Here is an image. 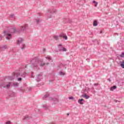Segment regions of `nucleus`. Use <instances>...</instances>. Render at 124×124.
Returning a JSON list of instances; mask_svg holds the SVG:
<instances>
[{"label": "nucleus", "mask_w": 124, "mask_h": 124, "mask_svg": "<svg viewBox=\"0 0 124 124\" xmlns=\"http://www.w3.org/2000/svg\"><path fill=\"white\" fill-rule=\"evenodd\" d=\"M98 85H99L98 83H95V84H94V86H97Z\"/></svg>", "instance_id": "obj_37"}, {"label": "nucleus", "mask_w": 124, "mask_h": 124, "mask_svg": "<svg viewBox=\"0 0 124 124\" xmlns=\"http://www.w3.org/2000/svg\"><path fill=\"white\" fill-rule=\"evenodd\" d=\"M53 13H57V10L55 8H51L48 9L47 12V18H51L52 15L50 14H53Z\"/></svg>", "instance_id": "obj_4"}, {"label": "nucleus", "mask_w": 124, "mask_h": 124, "mask_svg": "<svg viewBox=\"0 0 124 124\" xmlns=\"http://www.w3.org/2000/svg\"><path fill=\"white\" fill-rule=\"evenodd\" d=\"M120 58H124V52H123L122 53V54H120Z\"/></svg>", "instance_id": "obj_28"}, {"label": "nucleus", "mask_w": 124, "mask_h": 124, "mask_svg": "<svg viewBox=\"0 0 124 124\" xmlns=\"http://www.w3.org/2000/svg\"><path fill=\"white\" fill-rule=\"evenodd\" d=\"M35 21H36V24H38V23H39V22H40V19L37 18V19H35Z\"/></svg>", "instance_id": "obj_27"}, {"label": "nucleus", "mask_w": 124, "mask_h": 124, "mask_svg": "<svg viewBox=\"0 0 124 124\" xmlns=\"http://www.w3.org/2000/svg\"><path fill=\"white\" fill-rule=\"evenodd\" d=\"M46 60H48V61H52V57H51V56H46Z\"/></svg>", "instance_id": "obj_23"}, {"label": "nucleus", "mask_w": 124, "mask_h": 124, "mask_svg": "<svg viewBox=\"0 0 124 124\" xmlns=\"http://www.w3.org/2000/svg\"><path fill=\"white\" fill-rule=\"evenodd\" d=\"M13 32H14V33H21L20 29L13 27Z\"/></svg>", "instance_id": "obj_8"}, {"label": "nucleus", "mask_w": 124, "mask_h": 124, "mask_svg": "<svg viewBox=\"0 0 124 124\" xmlns=\"http://www.w3.org/2000/svg\"><path fill=\"white\" fill-rule=\"evenodd\" d=\"M49 100H51V101H53L54 102V104H57L58 102H59V99L57 98L50 97L49 98Z\"/></svg>", "instance_id": "obj_7"}, {"label": "nucleus", "mask_w": 124, "mask_h": 124, "mask_svg": "<svg viewBox=\"0 0 124 124\" xmlns=\"http://www.w3.org/2000/svg\"><path fill=\"white\" fill-rule=\"evenodd\" d=\"M97 4H98L97 2L95 3V5H94L95 7H96V6H97Z\"/></svg>", "instance_id": "obj_35"}, {"label": "nucleus", "mask_w": 124, "mask_h": 124, "mask_svg": "<svg viewBox=\"0 0 124 124\" xmlns=\"http://www.w3.org/2000/svg\"><path fill=\"white\" fill-rule=\"evenodd\" d=\"M11 87V82H6V88L9 89Z\"/></svg>", "instance_id": "obj_14"}, {"label": "nucleus", "mask_w": 124, "mask_h": 124, "mask_svg": "<svg viewBox=\"0 0 124 124\" xmlns=\"http://www.w3.org/2000/svg\"><path fill=\"white\" fill-rule=\"evenodd\" d=\"M5 49H7V47H6V46H3L1 47H0V52H2V51H4Z\"/></svg>", "instance_id": "obj_12"}, {"label": "nucleus", "mask_w": 124, "mask_h": 124, "mask_svg": "<svg viewBox=\"0 0 124 124\" xmlns=\"http://www.w3.org/2000/svg\"><path fill=\"white\" fill-rule=\"evenodd\" d=\"M59 74H60V75H64V73L61 71L59 73Z\"/></svg>", "instance_id": "obj_29"}, {"label": "nucleus", "mask_w": 124, "mask_h": 124, "mask_svg": "<svg viewBox=\"0 0 124 124\" xmlns=\"http://www.w3.org/2000/svg\"><path fill=\"white\" fill-rule=\"evenodd\" d=\"M31 78H34V76H33V72H31Z\"/></svg>", "instance_id": "obj_30"}, {"label": "nucleus", "mask_w": 124, "mask_h": 124, "mask_svg": "<svg viewBox=\"0 0 124 124\" xmlns=\"http://www.w3.org/2000/svg\"><path fill=\"white\" fill-rule=\"evenodd\" d=\"M117 102V101H115V102Z\"/></svg>", "instance_id": "obj_46"}, {"label": "nucleus", "mask_w": 124, "mask_h": 124, "mask_svg": "<svg viewBox=\"0 0 124 124\" xmlns=\"http://www.w3.org/2000/svg\"><path fill=\"white\" fill-rule=\"evenodd\" d=\"M86 61H88V62H90V59H89V58L87 59Z\"/></svg>", "instance_id": "obj_39"}, {"label": "nucleus", "mask_w": 124, "mask_h": 124, "mask_svg": "<svg viewBox=\"0 0 124 124\" xmlns=\"http://www.w3.org/2000/svg\"><path fill=\"white\" fill-rule=\"evenodd\" d=\"M53 38L54 39H55V40H59V39H60L59 36H57V35L54 36Z\"/></svg>", "instance_id": "obj_24"}, {"label": "nucleus", "mask_w": 124, "mask_h": 124, "mask_svg": "<svg viewBox=\"0 0 124 124\" xmlns=\"http://www.w3.org/2000/svg\"><path fill=\"white\" fill-rule=\"evenodd\" d=\"M120 65L122 68H124V60L122 62H120Z\"/></svg>", "instance_id": "obj_19"}, {"label": "nucleus", "mask_w": 124, "mask_h": 124, "mask_svg": "<svg viewBox=\"0 0 124 124\" xmlns=\"http://www.w3.org/2000/svg\"><path fill=\"white\" fill-rule=\"evenodd\" d=\"M22 47H21V49L23 50V49H25V45H22Z\"/></svg>", "instance_id": "obj_32"}, {"label": "nucleus", "mask_w": 124, "mask_h": 124, "mask_svg": "<svg viewBox=\"0 0 124 124\" xmlns=\"http://www.w3.org/2000/svg\"><path fill=\"white\" fill-rule=\"evenodd\" d=\"M82 97H84V98H86V99H89V98H90V96L88 95L86 93L83 94L82 95Z\"/></svg>", "instance_id": "obj_17"}, {"label": "nucleus", "mask_w": 124, "mask_h": 124, "mask_svg": "<svg viewBox=\"0 0 124 124\" xmlns=\"http://www.w3.org/2000/svg\"><path fill=\"white\" fill-rule=\"evenodd\" d=\"M64 65H64L62 63L60 64V66H64Z\"/></svg>", "instance_id": "obj_33"}, {"label": "nucleus", "mask_w": 124, "mask_h": 124, "mask_svg": "<svg viewBox=\"0 0 124 124\" xmlns=\"http://www.w3.org/2000/svg\"><path fill=\"white\" fill-rule=\"evenodd\" d=\"M74 98L73 97H69V99H74Z\"/></svg>", "instance_id": "obj_34"}, {"label": "nucleus", "mask_w": 124, "mask_h": 124, "mask_svg": "<svg viewBox=\"0 0 124 124\" xmlns=\"http://www.w3.org/2000/svg\"><path fill=\"white\" fill-rule=\"evenodd\" d=\"M43 108H45V109H48L49 107H50V106L43 105Z\"/></svg>", "instance_id": "obj_25"}, {"label": "nucleus", "mask_w": 124, "mask_h": 124, "mask_svg": "<svg viewBox=\"0 0 124 124\" xmlns=\"http://www.w3.org/2000/svg\"><path fill=\"white\" fill-rule=\"evenodd\" d=\"M45 51H46V48H43V52H45Z\"/></svg>", "instance_id": "obj_36"}, {"label": "nucleus", "mask_w": 124, "mask_h": 124, "mask_svg": "<svg viewBox=\"0 0 124 124\" xmlns=\"http://www.w3.org/2000/svg\"><path fill=\"white\" fill-rule=\"evenodd\" d=\"M23 42V39L22 38H19L17 41V44H21Z\"/></svg>", "instance_id": "obj_18"}, {"label": "nucleus", "mask_w": 124, "mask_h": 124, "mask_svg": "<svg viewBox=\"0 0 124 124\" xmlns=\"http://www.w3.org/2000/svg\"><path fill=\"white\" fill-rule=\"evenodd\" d=\"M49 96H50V95L49 94V93H46L44 96L43 97V99H44V100H45L46 99V98H47V97H49Z\"/></svg>", "instance_id": "obj_15"}, {"label": "nucleus", "mask_w": 124, "mask_h": 124, "mask_svg": "<svg viewBox=\"0 0 124 124\" xmlns=\"http://www.w3.org/2000/svg\"><path fill=\"white\" fill-rule=\"evenodd\" d=\"M0 88L1 89H5L6 88V82H2L0 83Z\"/></svg>", "instance_id": "obj_10"}, {"label": "nucleus", "mask_w": 124, "mask_h": 124, "mask_svg": "<svg viewBox=\"0 0 124 124\" xmlns=\"http://www.w3.org/2000/svg\"><path fill=\"white\" fill-rule=\"evenodd\" d=\"M58 48L60 52H66V48L63 47V46H62V45L61 44L58 45Z\"/></svg>", "instance_id": "obj_5"}, {"label": "nucleus", "mask_w": 124, "mask_h": 124, "mask_svg": "<svg viewBox=\"0 0 124 124\" xmlns=\"http://www.w3.org/2000/svg\"><path fill=\"white\" fill-rule=\"evenodd\" d=\"M97 2L95 1H93V3H96Z\"/></svg>", "instance_id": "obj_40"}, {"label": "nucleus", "mask_w": 124, "mask_h": 124, "mask_svg": "<svg viewBox=\"0 0 124 124\" xmlns=\"http://www.w3.org/2000/svg\"><path fill=\"white\" fill-rule=\"evenodd\" d=\"M93 26L94 27H96V26H97V21L94 20V21L93 22Z\"/></svg>", "instance_id": "obj_22"}, {"label": "nucleus", "mask_w": 124, "mask_h": 124, "mask_svg": "<svg viewBox=\"0 0 124 124\" xmlns=\"http://www.w3.org/2000/svg\"><path fill=\"white\" fill-rule=\"evenodd\" d=\"M28 28V25L25 24L21 26L20 27V31H25L26 29Z\"/></svg>", "instance_id": "obj_9"}, {"label": "nucleus", "mask_w": 124, "mask_h": 124, "mask_svg": "<svg viewBox=\"0 0 124 124\" xmlns=\"http://www.w3.org/2000/svg\"><path fill=\"white\" fill-rule=\"evenodd\" d=\"M19 83L16 82V83H13V86L15 87V88H18V86H19Z\"/></svg>", "instance_id": "obj_20"}, {"label": "nucleus", "mask_w": 124, "mask_h": 124, "mask_svg": "<svg viewBox=\"0 0 124 124\" xmlns=\"http://www.w3.org/2000/svg\"><path fill=\"white\" fill-rule=\"evenodd\" d=\"M31 67L34 69H39V66L42 67L45 65V63L43 62V59H40L37 57H35L32 60Z\"/></svg>", "instance_id": "obj_1"}, {"label": "nucleus", "mask_w": 124, "mask_h": 124, "mask_svg": "<svg viewBox=\"0 0 124 124\" xmlns=\"http://www.w3.org/2000/svg\"><path fill=\"white\" fill-rule=\"evenodd\" d=\"M6 124H11V121H7L6 122Z\"/></svg>", "instance_id": "obj_31"}, {"label": "nucleus", "mask_w": 124, "mask_h": 124, "mask_svg": "<svg viewBox=\"0 0 124 124\" xmlns=\"http://www.w3.org/2000/svg\"><path fill=\"white\" fill-rule=\"evenodd\" d=\"M10 18H11L12 19H14L15 18V16L13 14H11L10 16Z\"/></svg>", "instance_id": "obj_26"}, {"label": "nucleus", "mask_w": 124, "mask_h": 124, "mask_svg": "<svg viewBox=\"0 0 124 124\" xmlns=\"http://www.w3.org/2000/svg\"><path fill=\"white\" fill-rule=\"evenodd\" d=\"M46 65H48V63H46Z\"/></svg>", "instance_id": "obj_45"}, {"label": "nucleus", "mask_w": 124, "mask_h": 124, "mask_svg": "<svg viewBox=\"0 0 124 124\" xmlns=\"http://www.w3.org/2000/svg\"><path fill=\"white\" fill-rule=\"evenodd\" d=\"M3 33H4V36H5L6 39L9 40V39L12 38V33H13V32L11 31V30L4 31Z\"/></svg>", "instance_id": "obj_3"}, {"label": "nucleus", "mask_w": 124, "mask_h": 124, "mask_svg": "<svg viewBox=\"0 0 124 124\" xmlns=\"http://www.w3.org/2000/svg\"><path fill=\"white\" fill-rule=\"evenodd\" d=\"M43 74L42 73H40V74H38L37 75V78H36V81L37 82H39L41 81V79H42L43 77Z\"/></svg>", "instance_id": "obj_6"}, {"label": "nucleus", "mask_w": 124, "mask_h": 124, "mask_svg": "<svg viewBox=\"0 0 124 124\" xmlns=\"http://www.w3.org/2000/svg\"><path fill=\"white\" fill-rule=\"evenodd\" d=\"M60 36L61 37H62V38H63L64 39H65V40H67V36H66L65 34L63 33H62L60 34Z\"/></svg>", "instance_id": "obj_11"}, {"label": "nucleus", "mask_w": 124, "mask_h": 124, "mask_svg": "<svg viewBox=\"0 0 124 124\" xmlns=\"http://www.w3.org/2000/svg\"><path fill=\"white\" fill-rule=\"evenodd\" d=\"M15 76H16V78H17V81L18 82H21L22 81V78H25L26 76H27V73H26L24 71L23 72H19L15 73Z\"/></svg>", "instance_id": "obj_2"}, {"label": "nucleus", "mask_w": 124, "mask_h": 124, "mask_svg": "<svg viewBox=\"0 0 124 124\" xmlns=\"http://www.w3.org/2000/svg\"><path fill=\"white\" fill-rule=\"evenodd\" d=\"M25 119H26V120H28V118L27 117H25Z\"/></svg>", "instance_id": "obj_44"}, {"label": "nucleus", "mask_w": 124, "mask_h": 124, "mask_svg": "<svg viewBox=\"0 0 124 124\" xmlns=\"http://www.w3.org/2000/svg\"><path fill=\"white\" fill-rule=\"evenodd\" d=\"M64 22H65V23H72V20L69 18H65L64 19Z\"/></svg>", "instance_id": "obj_13"}, {"label": "nucleus", "mask_w": 124, "mask_h": 124, "mask_svg": "<svg viewBox=\"0 0 124 124\" xmlns=\"http://www.w3.org/2000/svg\"><path fill=\"white\" fill-rule=\"evenodd\" d=\"M31 88H29V91H31Z\"/></svg>", "instance_id": "obj_42"}, {"label": "nucleus", "mask_w": 124, "mask_h": 124, "mask_svg": "<svg viewBox=\"0 0 124 124\" xmlns=\"http://www.w3.org/2000/svg\"><path fill=\"white\" fill-rule=\"evenodd\" d=\"M67 115L68 116H69V113H67Z\"/></svg>", "instance_id": "obj_43"}, {"label": "nucleus", "mask_w": 124, "mask_h": 124, "mask_svg": "<svg viewBox=\"0 0 124 124\" xmlns=\"http://www.w3.org/2000/svg\"><path fill=\"white\" fill-rule=\"evenodd\" d=\"M84 101L85 100H84L83 99H80L78 100V103H79V104L83 105V104H84Z\"/></svg>", "instance_id": "obj_16"}, {"label": "nucleus", "mask_w": 124, "mask_h": 124, "mask_svg": "<svg viewBox=\"0 0 124 124\" xmlns=\"http://www.w3.org/2000/svg\"><path fill=\"white\" fill-rule=\"evenodd\" d=\"M116 89H117V86H113V87L110 88V91H111V92H113V91H114V90H116Z\"/></svg>", "instance_id": "obj_21"}, {"label": "nucleus", "mask_w": 124, "mask_h": 124, "mask_svg": "<svg viewBox=\"0 0 124 124\" xmlns=\"http://www.w3.org/2000/svg\"><path fill=\"white\" fill-rule=\"evenodd\" d=\"M100 33H102V31H100Z\"/></svg>", "instance_id": "obj_41"}, {"label": "nucleus", "mask_w": 124, "mask_h": 124, "mask_svg": "<svg viewBox=\"0 0 124 124\" xmlns=\"http://www.w3.org/2000/svg\"><path fill=\"white\" fill-rule=\"evenodd\" d=\"M108 81L111 82V79L110 78H108Z\"/></svg>", "instance_id": "obj_38"}]
</instances>
